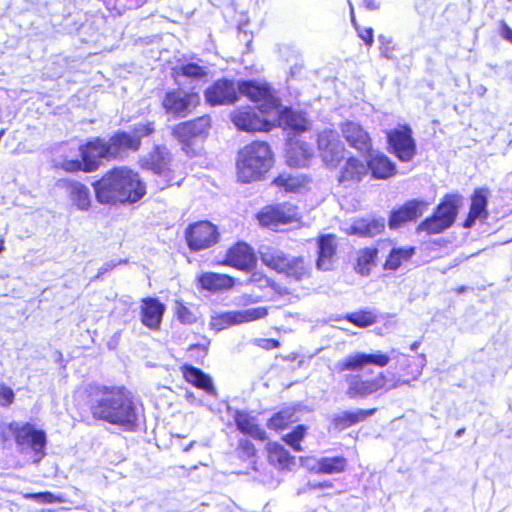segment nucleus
<instances>
[{
  "instance_id": "nucleus-62",
  "label": "nucleus",
  "mask_w": 512,
  "mask_h": 512,
  "mask_svg": "<svg viewBox=\"0 0 512 512\" xmlns=\"http://www.w3.org/2000/svg\"><path fill=\"white\" fill-rule=\"evenodd\" d=\"M463 433H464V429H459V430L456 432V436H457V437H460Z\"/></svg>"
},
{
  "instance_id": "nucleus-45",
  "label": "nucleus",
  "mask_w": 512,
  "mask_h": 512,
  "mask_svg": "<svg viewBox=\"0 0 512 512\" xmlns=\"http://www.w3.org/2000/svg\"><path fill=\"white\" fill-rule=\"evenodd\" d=\"M305 434H306V426L297 425L290 433L286 434L283 437V440L291 448H293V450L300 452V451H302L300 442L304 438Z\"/></svg>"
},
{
  "instance_id": "nucleus-61",
  "label": "nucleus",
  "mask_w": 512,
  "mask_h": 512,
  "mask_svg": "<svg viewBox=\"0 0 512 512\" xmlns=\"http://www.w3.org/2000/svg\"><path fill=\"white\" fill-rule=\"evenodd\" d=\"M420 346V342L419 341H415L411 344L410 348L412 351H416Z\"/></svg>"
},
{
  "instance_id": "nucleus-19",
  "label": "nucleus",
  "mask_w": 512,
  "mask_h": 512,
  "mask_svg": "<svg viewBox=\"0 0 512 512\" xmlns=\"http://www.w3.org/2000/svg\"><path fill=\"white\" fill-rule=\"evenodd\" d=\"M234 125L243 131H269L271 123L264 117H260L253 108L236 110L231 116Z\"/></svg>"
},
{
  "instance_id": "nucleus-51",
  "label": "nucleus",
  "mask_w": 512,
  "mask_h": 512,
  "mask_svg": "<svg viewBox=\"0 0 512 512\" xmlns=\"http://www.w3.org/2000/svg\"><path fill=\"white\" fill-rule=\"evenodd\" d=\"M154 131L152 122L136 123L133 126L131 138H136L139 141V147L141 146V140L143 137L149 136Z\"/></svg>"
},
{
  "instance_id": "nucleus-36",
  "label": "nucleus",
  "mask_w": 512,
  "mask_h": 512,
  "mask_svg": "<svg viewBox=\"0 0 512 512\" xmlns=\"http://www.w3.org/2000/svg\"><path fill=\"white\" fill-rule=\"evenodd\" d=\"M377 254L378 249L375 247H366L360 249L357 252V259L354 267L355 271L362 276L369 275L371 266L374 264Z\"/></svg>"
},
{
  "instance_id": "nucleus-48",
  "label": "nucleus",
  "mask_w": 512,
  "mask_h": 512,
  "mask_svg": "<svg viewBox=\"0 0 512 512\" xmlns=\"http://www.w3.org/2000/svg\"><path fill=\"white\" fill-rule=\"evenodd\" d=\"M251 282H259V287L269 288L271 291H273L275 294H278L279 296H283L288 294L287 289L281 287L271 279L267 277L257 276V274H253L251 277Z\"/></svg>"
},
{
  "instance_id": "nucleus-2",
  "label": "nucleus",
  "mask_w": 512,
  "mask_h": 512,
  "mask_svg": "<svg viewBox=\"0 0 512 512\" xmlns=\"http://www.w3.org/2000/svg\"><path fill=\"white\" fill-rule=\"evenodd\" d=\"M92 185L101 204L135 203L146 194V186L138 173L127 167L111 169Z\"/></svg>"
},
{
  "instance_id": "nucleus-37",
  "label": "nucleus",
  "mask_w": 512,
  "mask_h": 512,
  "mask_svg": "<svg viewBox=\"0 0 512 512\" xmlns=\"http://www.w3.org/2000/svg\"><path fill=\"white\" fill-rule=\"evenodd\" d=\"M297 420L295 409L293 407H285L268 420L267 426L270 429L282 430Z\"/></svg>"
},
{
  "instance_id": "nucleus-46",
  "label": "nucleus",
  "mask_w": 512,
  "mask_h": 512,
  "mask_svg": "<svg viewBox=\"0 0 512 512\" xmlns=\"http://www.w3.org/2000/svg\"><path fill=\"white\" fill-rule=\"evenodd\" d=\"M274 184L284 188L288 192H296L303 185V180L297 176L279 175L274 179Z\"/></svg>"
},
{
  "instance_id": "nucleus-5",
  "label": "nucleus",
  "mask_w": 512,
  "mask_h": 512,
  "mask_svg": "<svg viewBox=\"0 0 512 512\" xmlns=\"http://www.w3.org/2000/svg\"><path fill=\"white\" fill-rule=\"evenodd\" d=\"M460 200L459 195H446L437 205L432 216L418 225L417 232L439 234L450 228L457 217Z\"/></svg>"
},
{
  "instance_id": "nucleus-59",
  "label": "nucleus",
  "mask_w": 512,
  "mask_h": 512,
  "mask_svg": "<svg viewBox=\"0 0 512 512\" xmlns=\"http://www.w3.org/2000/svg\"><path fill=\"white\" fill-rule=\"evenodd\" d=\"M116 266V263L114 262H107L105 263L100 269H99V274H104L106 273L107 271L111 270L112 268H114Z\"/></svg>"
},
{
  "instance_id": "nucleus-8",
  "label": "nucleus",
  "mask_w": 512,
  "mask_h": 512,
  "mask_svg": "<svg viewBox=\"0 0 512 512\" xmlns=\"http://www.w3.org/2000/svg\"><path fill=\"white\" fill-rule=\"evenodd\" d=\"M400 355H403L397 349H391L389 354H385L381 351H375L372 353L357 352L346 356L336 364V370L338 372L343 371H360L367 365H375L378 367H385L391 359H397Z\"/></svg>"
},
{
  "instance_id": "nucleus-6",
  "label": "nucleus",
  "mask_w": 512,
  "mask_h": 512,
  "mask_svg": "<svg viewBox=\"0 0 512 512\" xmlns=\"http://www.w3.org/2000/svg\"><path fill=\"white\" fill-rule=\"evenodd\" d=\"M79 151L81 160L67 161L64 164L67 171L93 172L100 167L103 160H111L106 138L94 137L81 145Z\"/></svg>"
},
{
  "instance_id": "nucleus-17",
  "label": "nucleus",
  "mask_w": 512,
  "mask_h": 512,
  "mask_svg": "<svg viewBox=\"0 0 512 512\" xmlns=\"http://www.w3.org/2000/svg\"><path fill=\"white\" fill-rule=\"evenodd\" d=\"M428 207V203L424 200L412 199L405 202L402 206L394 209L390 213L389 227L397 229L407 222L413 221L422 216Z\"/></svg>"
},
{
  "instance_id": "nucleus-64",
  "label": "nucleus",
  "mask_w": 512,
  "mask_h": 512,
  "mask_svg": "<svg viewBox=\"0 0 512 512\" xmlns=\"http://www.w3.org/2000/svg\"><path fill=\"white\" fill-rule=\"evenodd\" d=\"M4 134H5V130H4V129L0 130V140L2 139V137L4 136Z\"/></svg>"
},
{
  "instance_id": "nucleus-10",
  "label": "nucleus",
  "mask_w": 512,
  "mask_h": 512,
  "mask_svg": "<svg viewBox=\"0 0 512 512\" xmlns=\"http://www.w3.org/2000/svg\"><path fill=\"white\" fill-rule=\"evenodd\" d=\"M387 141L390 152L402 162H409L416 155V142L412 136V129L407 124L389 130Z\"/></svg>"
},
{
  "instance_id": "nucleus-24",
  "label": "nucleus",
  "mask_w": 512,
  "mask_h": 512,
  "mask_svg": "<svg viewBox=\"0 0 512 512\" xmlns=\"http://www.w3.org/2000/svg\"><path fill=\"white\" fill-rule=\"evenodd\" d=\"M488 196L489 191L486 188H478L474 191L471 197L470 211L463 224L465 228L473 227L478 219L483 220L487 218Z\"/></svg>"
},
{
  "instance_id": "nucleus-58",
  "label": "nucleus",
  "mask_w": 512,
  "mask_h": 512,
  "mask_svg": "<svg viewBox=\"0 0 512 512\" xmlns=\"http://www.w3.org/2000/svg\"><path fill=\"white\" fill-rule=\"evenodd\" d=\"M364 6L369 10H376L380 8V0H363Z\"/></svg>"
},
{
  "instance_id": "nucleus-3",
  "label": "nucleus",
  "mask_w": 512,
  "mask_h": 512,
  "mask_svg": "<svg viewBox=\"0 0 512 512\" xmlns=\"http://www.w3.org/2000/svg\"><path fill=\"white\" fill-rule=\"evenodd\" d=\"M273 164V154L266 142L255 141L239 151L237 176L241 182L259 180Z\"/></svg>"
},
{
  "instance_id": "nucleus-13",
  "label": "nucleus",
  "mask_w": 512,
  "mask_h": 512,
  "mask_svg": "<svg viewBox=\"0 0 512 512\" xmlns=\"http://www.w3.org/2000/svg\"><path fill=\"white\" fill-rule=\"evenodd\" d=\"M199 99L197 93L176 89L165 94L162 106L170 115L185 117L199 103Z\"/></svg>"
},
{
  "instance_id": "nucleus-23",
  "label": "nucleus",
  "mask_w": 512,
  "mask_h": 512,
  "mask_svg": "<svg viewBox=\"0 0 512 512\" xmlns=\"http://www.w3.org/2000/svg\"><path fill=\"white\" fill-rule=\"evenodd\" d=\"M318 257L316 266L319 270L329 271L333 268L336 259V239L332 234L322 235L318 238Z\"/></svg>"
},
{
  "instance_id": "nucleus-9",
  "label": "nucleus",
  "mask_w": 512,
  "mask_h": 512,
  "mask_svg": "<svg viewBox=\"0 0 512 512\" xmlns=\"http://www.w3.org/2000/svg\"><path fill=\"white\" fill-rule=\"evenodd\" d=\"M238 92L251 101L259 103L258 110L263 116L271 115L272 110L277 108L278 101L272 95L271 88L266 83L255 80L238 81Z\"/></svg>"
},
{
  "instance_id": "nucleus-43",
  "label": "nucleus",
  "mask_w": 512,
  "mask_h": 512,
  "mask_svg": "<svg viewBox=\"0 0 512 512\" xmlns=\"http://www.w3.org/2000/svg\"><path fill=\"white\" fill-rule=\"evenodd\" d=\"M177 74L187 78L201 79L207 75V71L205 67L191 62L179 66L177 68Z\"/></svg>"
},
{
  "instance_id": "nucleus-55",
  "label": "nucleus",
  "mask_w": 512,
  "mask_h": 512,
  "mask_svg": "<svg viewBox=\"0 0 512 512\" xmlns=\"http://www.w3.org/2000/svg\"><path fill=\"white\" fill-rule=\"evenodd\" d=\"M257 345L266 350H272L277 348L280 344L279 341L272 338L257 339Z\"/></svg>"
},
{
  "instance_id": "nucleus-41",
  "label": "nucleus",
  "mask_w": 512,
  "mask_h": 512,
  "mask_svg": "<svg viewBox=\"0 0 512 512\" xmlns=\"http://www.w3.org/2000/svg\"><path fill=\"white\" fill-rule=\"evenodd\" d=\"M164 154V149L157 146L145 160V166L156 174L162 173L166 165Z\"/></svg>"
},
{
  "instance_id": "nucleus-42",
  "label": "nucleus",
  "mask_w": 512,
  "mask_h": 512,
  "mask_svg": "<svg viewBox=\"0 0 512 512\" xmlns=\"http://www.w3.org/2000/svg\"><path fill=\"white\" fill-rule=\"evenodd\" d=\"M235 312L239 324L262 319L268 313L266 307H253Z\"/></svg>"
},
{
  "instance_id": "nucleus-44",
  "label": "nucleus",
  "mask_w": 512,
  "mask_h": 512,
  "mask_svg": "<svg viewBox=\"0 0 512 512\" xmlns=\"http://www.w3.org/2000/svg\"><path fill=\"white\" fill-rule=\"evenodd\" d=\"M174 311L177 319L182 324H193L197 321V315L194 309L188 307L180 301L175 302Z\"/></svg>"
},
{
  "instance_id": "nucleus-50",
  "label": "nucleus",
  "mask_w": 512,
  "mask_h": 512,
  "mask_svg": "<svg viewBox=\"0 0 512 512\" xmlns=\"http://www.w3.org/2000/svg\"><path fill=\"white\" fill-rule=\"evenodd\" d=\"M346 318L359 327H367L375 322V317L370 312L350 313Z\"/></svg>"
},
{
  "instance_id": "nucleus-33",
  "label": "nucleus",
  "mask_w": 512,
  "mask_h": 512,
  "mask_svg": "<svg viewBox=\"0 0 512 512\" xmlns=\"http://www.w3.org/2000/svg\"><path fill=\"white\" fill-rule=\"evenodd\" d=\"M367 174V166L360 160L351 157L342 168L339 176V182L345 183L349 181L359 182Z\"/></svg>"
},
{
  "instance_id": "nucleus-1",
  "label": "nucleus",
  "mask_w": 512,
  "mask_h": 512,
  "mask_svg": "<svg viewBox=\"0 0 512 512\" xmlns=\"http://www.w3.org/2000/svg\"><path fill=\"white\" fill-rule=\"evenodd\" d=\"M90 410L94 418L121 427L124 431H136L141 411L131 393L124 387L101 386L90 398Z\"/></svg>"
},
{
  "instance_id": "nucleus-11",
  "label": "nucleus",
  "mask_w": 512,
  "mask_h": 512,
  "mask_svg": "<svg viewBox=\"0 0 512 512\" xmlns=\"http://www.w3.org/2000/svg\"><path fill=\"white\" fill-rule=\"evenodd\" d=\"M211 127L209 116H201L192 121H187L176 125L173 130V136L183 145V149L188 154V148L197 139H203L207 136Z\"/></svg>"
},
{
  "instance_id": "nucleus-27",
  "label": "nucleus",
  "mask_w": 512,
  "mask_h": 512,
  "mask_svg": "<svg viewBox=\"0 0 512 512\" xmlns=\"http://www.w3.org/2000/svg\"><path fill=\"white\" fill-rule=\"evenodd\" d=\"M181 370L183 377L188 383L204 390L211 396H216V389L214 387L212 378L208 374L204 373L201 369L188 364L183 365Z\"/></svg>"
},
{
  "instance_id": "nucleus-56",
  "label": "nucleus",
  "mask_w": 512,
  "mask_h": 512,
  "mask_svg": "<svg viewBox=\"0 0 512 512\" xmlns=\"http://www.w3.org/2000/svg\"><path fill=\"white\" fill-rule=\"evenodd\" d=\"M209 344L210 340L203 338V342L190 345L188 351L193 352L197 350L200 351L203 355H206Z\"/></svg>"
},
{
  "instance_id": "nucleus-40",
  "label": "nucleus",
  "mask_w": 512,
  "mask_h": 512,
  "mask_svg": "<svg viewBox=\"0 0 512 512\" xmlns=\"http://www.w3.org/2000/svg\"><path fill=\"white\" fill-rule=\"evenodd\" d=\"M239 324L237 320V314L235 311H227L213 316L210 322L212 329L221 331L228 328L231 325Z\"/></svg>"
},
{
  "instance_id": "nucleus-28",
  "label": "nucleus",
  "mask_w": 512,
  "mask_h": 512,
  "mask_svg": "<svg viewBox=\"0 0 512 512\" xmlns=\"http://www.w3.org/2000/svg\"><path fill=\"white\" fill-rule=\"evenodd\" d=\"M376 412L372 409H356L354 411H342L333 415L332 424L336 430L342 431L359 422L366 420Z\"/></svg>"
},
{
  "instance_id": "nucleus-53",
  "label": "nucleus",
  "mask_w": 512,
  "mask_h": 512,
  "mask_svg": "<svg viewBox=\"0 0 512 512\" xmlns=\"http://www.w3.org/2000/svg\"><path fill=\"white\" fill-rule=\"evenodd\" d=\"M238 450L241 456L246 458H252L256 453V449L253 443L247 439H242L239 441Z\"/></svg>"
},
{
  "instance_id": "nucleus-22",
  "label": "nucleus",
  "mask_w": 512,
  "mask_h": 512,
  "mask_svg": "<svg viewBox=\"0 0 512 512\" xmlns=\"http://www.w3.org/2000/svg\"><path fill=\"white\" fill-rule=\"evenodd\" d=\"M272 114L275 115L273 120L277 121L278 125L284 129H291L299 133L308 127V121L301 113L287 107L282 108L279 103H277V108L272 110Z\"/></svg>"
},
{
  "instance_id": "nucleus-54",
  "label": "nucleus",
  "mask_w": 512,
  "mask_h": 512,
  "mask_svg": "<svg viewBox=\"0 0 512 512\" xmlns=\"http://www.w3.org/2000/svg\"><path fill=\"white\" fill-rule=\"evenodd\" d=\"M14 399V393L11 388L1 386L0 387V404L5 406L10 404Z\"/></svg>"
},
{
  "instance_id": "nucleus-60",
  "label": "nucleus",
  "mask_w": 512,
  "mask_h": 512,
  "mask_svg": "<svg viewBox=\"0 0 512 512\" xmlns=\"http://www.w3.org/2000/svg\"><path fill=\"white\" fill-rule=\"evenodd\" d=\"M195 444H196L195 441H191L187 446L184 447L183 451L184 452L190 451L194 447Z\"/></svg>"
},
{
  "instance_id": "nucleus-12",
  "label": "nucleus",
  "mask_w": 512,
  "mask_h": 512,
  "mask_svg": "<svg viewBox=\"0 0 512 512\" xmlns=\"http://www.w3.org/2000/svg\"><path fill=\"white\" fill-rule=\"evenodd\" d=\"M188 247L193 251L210 248L218 242L217 227L209 221H200L191 224L185 232Z\"/></svg>"
},
{
  "instance_id": "nucleus-21",
  "label": "nucleus",
  "mask_w": 512,
  "mask_h": 512,
  "mask_svg": "<svg viewBox=\"0 0 512 512\" xmlns=\"http://www.w3.org/2000/svg\"><path fill=\"white\" fill-rule=\"evenodd\" d=\"M225 262L239 270L248 271L254 267L256 257L248 244L239 242L227 251Z\"/></svg>"
},
{
  "instance_id": "nucleus-38",
  "label": "nucleus",
  "mask_w": 512,
  "mask_h": 512,
  "mask_svg": "<svg viewBox=\"0 0 512 512\" xmlns=\"http://www.w3.org/2000/svg\"><path fill=\"white\" fill-rule=\"evenodd\" d=\"M346 459L341 456L322 457L317 461V472L325 474L340 473L345 470Z\"/></svg>"
},
{
  "instance_id": "nucleus-30",
  "label": "nucleus",
  "mask_w": 512,
  "mask_h": 512,
  "mask_svg": "<svg viewBox=\"0 0 512 512\" xmlns=\"http://www.w3.org/2000/svg\"><path fill=\"white\" fill-rule=\"evenodd\" d=\"M313 153L310 144L302 141L291 142L286 151L287 163L292 167H303L311 159Z\"/></svg>"
},
{
  "instance_id": "nucleus-18",
  "label": "nucleus",
  "mask_w": 512,
  "mask_h": 512,
  "mask_svg": "<svg viewBox=\"0 0 512 512\" xmlns=\"http://www.w3.org/2000/svg\"><path fill=\"white\" fill-rule=\"evenodd\" d=\"M106 143L111 160H122L129 153L139 150L138 139L131 138V133L122 130H118L106 139Z\"/></svg>"
},
{
  "instance_id": "nucleus-47",
  "label": "nucleus",
  "mask_w": 512,
  "mask_h": 512,
  "mask_svg": "<svg viewBox=\"0 0 512 512\" xmlns=\"http://www.w3.org/2000/svg\"><path fill=\"white\" fill-rule=\"evenodd\" d=\"M26 499L33 500L37 503L47 504V503H62L64 502V498L61 495H55L49 491L38 492V493H27L24 495Z\"/></svg>"
},
{
  "instance_id": "nucleus-25",
  "label": "nucleus",
  "mask_w": 512,
  "mask_h": 512,
  "mask_svg": "<svg viewBox=\"0 0 512 512\" xmlns=\"http://www.w3.org/2000/svg\"><path fill=\"white\" fill-rule=\"evenodd\" d=\"M365 154L368 155L367 167L375 178L386 179L395 174L396 166L385 154L372 151L371 149Z\"/></svg>"
},
{
  "instance_id": "nucleus-39",
  "label": "nucleus",
  "mask_w": 512,
  "mask_h": 512,
  "mask_svg": "<svg viewBox=\"0 0 512 512\" xmlns=\"http://www.w3.org/2000/svg\"><path fill=\"white\" fill-rule=\"evenodd\" d=\"M71 199L80 210H88L91 204L90 190L80 182L71 186Z\"/></svg>"
},
{
  "instance_id": "nucleus-7",
  "label": "nucleus",
  "mask_w": 512,
  "mask_h": 512,
  "mask_svg": "<svg viewBox=\"0 0 512 512\" xmlns=\"http://www.w3.org/2000/svg\"><path fill=\"white\" fill-rule=\"evenodd\" d=\"M11 430L15 437L16 445L21 452L30 449L33 452V462L39 463L45 456L46 434L43 430H37L29 423L12 424Z\"/></svg>"
},
{
  "instance_id": "nucleus-35",
  "label": "nucleus",
  "mask_w": 512,
  "mask_h": 512,
  "mask_svg": "<svg viewBox=\"0 0 512 512\" xmlns=\"http://www.w3.org/2000/svg\"><path fill=\"white\" fill-rule=\"evenodd\" d=\"M414 254L415 247L413 246L393 248L384 263V269L394 271L398 269L403 262L410 260Z\"/></svg>"
},
{
  "instance_id": "nucleus-29",
  "label": "nucleus",
  "mask_w": 512,
  "mask_h": 512,
  "mask_svg": "<svg viewBox=\"0 0 512 512\" xmlns=\"http://www.w3.org/2000/svg\"><path fill=\"white\" fill-rule=\"evenodd\" d=\"M233 419L237 429L256 440L263 441L266 439V432L255 422V418L248 412L235 410Z\"/></svg>"
},
{
  "instance_id": "nucleus-15",
  "label": "nucleus",
  "mask_w": 512,
  "mask_h": 512,
  "mask_svg": "<svg viewBox=\"0 0 512 512\" xmlns=\"http://www.w3.org/2000/svg\"><path fill=\"white\" fill-rule=\"evenodd\" d=\"M238 95V82L229 79H220L205 91L206 101L213 106L232 104Z\"/></svg>"
},
{
  "instance_id": "nucleus-49",
  "label": "nucleus",
  "mask_w": 512,
  "mask_h": 512,
  "mask_svg": "<svg viewBox=\"0 0 512 512\" xmlns=\"http://www.w3.org/2000/svg\"><path fill=\"white\" fill-rule=\"evenodd\" d=\"M377 229L378 225L376 223L367 222L365 220L357 221L350 227L352 234H358L361 236L372 235Z\"/></svg>"
},
{
  "instance_id": "nucleus-26",
  "label": "nucleus",
  "mask_w": 512,
  "mask_h": 512,
  "mask_svg": "<svg viewBox=\"0 0 512 512\" xmlns=\"http://www.w3.org/2000/svg\"><path fill=\"white\" fill-rule=\"evenodd\" d=\"M165 306L156 298H145L141 306V321L150 329L160 326Z\"/></svg>"
},
{
  "instance_id": "nucleus-16",
  "label": "nucleus",
  "mask_w": 512,
  "mask_h": 512,
  "mask_svg": "<svg viewBox=\"0 0 512 512\" xmlns=\"http://www.w3.org/2000/svg\"><path fill=\"white\" fill-rule=\"evenodd\" d=\"M345 382L347 383L346 395L350 399L366 398L383 387L384 376L363 379L359 374H348L345 376Z\"/></svg>"
},
{
  "instance_id": "nucleus-34",
  "label": "nucleus",
  "mask_w": 512,
  "mask_h": 512,
  "mask_svg": "<svg viewBox=\"0 0 512 512\" xmlns=\"http://www.w3.org/2000/svg\"><path fill=\"white\" fill-rule=\"evenodd\" d=\"M267 451L270 463L277 465L279 468H289L294 463V457L283 445L277 442L268 443Z\"/></svg>"
},
{
  "instance_id": "nucleus-63",
  "label": "nucleus",
  "mask_w": 512,
  "mask_h": 512,
  "mask_svg": "<svg viewBox=\"0 0 512 512\" xmlns=\"http://www.w3.org/2000/svg\"><path fill=\"white\" fill-rule=\"evenodd\" d=\"M4 250V240L0 239V253Z\"/></svg>"
},
{
  "instance_id": "nucleus-20",
  "label": "nucleus",
  "mask_w": 512,
  "mask_h": 512,
  "mask_svg": "<svg viewBox=\"0 0 512 512\" xmlns=\"http://www.w3.org/2000/svg\"><path fill=\"white\" fill-rule=\"evenodd\" d=\"M341 132L347 143L361 153L370 151L371 140L369 134L363 127L352 121H347L341 125Z\"/></svg>"
},
{
  "instance_id": "nucleus-57",
  "label": "nucleus",
  "mask_w": 512,
  "mask_h": 512,
  "mask_svg": "<svg viewBox=\"0 0 512 512\" xmlns=\"http://www.w3.org/2000/svg\"><path fill=\"white\" fill-rule=\"evenodd\" d=\"M500 35L512 43V29L505 22H501Z\"/></svg>"
},
{
  "instance_id": "nucleus-52",
  "label": "nucleus",
  "mask_w": 512,
  "mask_h": 512,
  "mask_svg": "<svg viewBox=\"0 0 512 512\" xmlns=\"http://www.w3.org/2000/svg\"><path fill=\"white\" fill-rule=\"evenodd\" d=\"M350 12H351V21L354 24L359 37L365 42L366 45H372L373 43V29L370 27H358L354 17V10L352 5L350 4Z\"/></svg>"
},
{
  "instance_id": "nucleus-31",
  "label": "nucleus",
  "mask_w": 512,
  "mask_h": 512,
  "mask_svg": "<svg viewBox=\"0 0 512 512\" xmlns=\"http://www.w3.org/2000/svg\"><path fill=\"white\" fill-rule=\"evenodd\" d=\"M199 285L202 289L216 292L230 289L234 286V279L226 274L215 272H205L198 277Z\"/></svg>"
},
{
  "instance_id": "nucleus-14",
  "label": "nucleus",
  "mask_w": 512,
  "mask_h": 512,
  "mask_svg": "<svg viewBox=\"0 0 512 512\" xmlns=\"http://www.w3.org/2000/svg\"><path fill=\"white\" fill-rule=\"evenodd\" d=\"M318 150L323 162L329 167H336L344 158L345 148L333 130H324L318 135Z\"/></svg>"
},
{
  "instance_id": "nucleus-4",
  "label": "nucleus",
  "mask_w": 512,
  "mask_h": 512,
  "mask_svg": "<svg viewBox=\"0 0 512 512\" xmlns=\"http://www.w3.org/2000/svg\"><path fill=\"white\" fill-rule=\"evenodd\" d=\"M259 255L265 266L279 273H285L288 277L301 280L308 276V269L302 258H289L280 249L269 245H262L259 248Z\"/></svg>"
},
{
  "instance_id": "nucleus-32",
  "label": "nucleus",
  "mask_w": 512,
  "mask_h": 512,
  "mask_svg": "<svg viewBox=\"0 0 512 512\" xmlns=\"http://www.w3.org/2000/svg\"><path fill=\"white\" fill-rule=\"evenodd\" d=\"M295 213L288 208L286 211L284 207L271 208L259 214V221L264 226L277 227L279 224H287L292 222Z\"/></svg>"
}]
</instances>
